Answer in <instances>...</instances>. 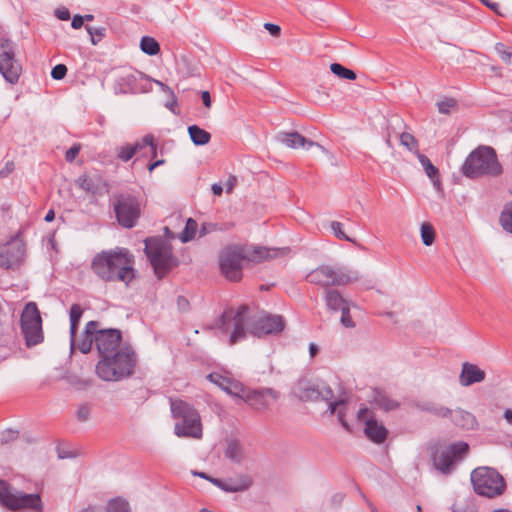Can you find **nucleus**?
Listing matches in <instances>:
<instances>
[{
	"instance_id": "1",
	"label": "nucleus",
	"mask_w": 512,
	"mask_h": 512,
	"mask_svg": "<svg viewBox=\"0 0 512 512\" xmlns=\"http://www.w3.org/2000/svg\"><path fill=\"white\" fill-rule=\"evenodd\" d=\"M221 329L230 331L229 343L234 345L246 338L247 333L257 337L278 334L285 327V321L280 315L259 314L249 315V308L242 305L237 311L227 309L221 316Z\"/></svg>"
},
{
	"instance_id": "2",
	"label": "nucleus",
	"mask_w": 512,
	"mask_h": 512,
	"mask_svg": "<svg viewBox=\"0 0 512 512\" xmlns=\"http://www.w3.org/2000/svg\"><path fill=\"white\" fill-rule=\"evenodd\" d=\"M134 256L123 247L97 253L91 262L92 271L105 282H124L128 285L135 277Z\"/></svg>"
},
{
	"instance_id": "3",
	"label": "nucleus",
	"mask_w": 512,
	"mask_h": 512,
	"mask_svg": "<svg viewBox=\"0 0 512 512\" xmlns=\"http://www.w3.org/2000/svg\"><path fill=\"white\" fill-rule=\"evenodd\" d=\"M277 255L276 249L245 245H228L219 253L221 274L229 281L238 282L242 279L246 262H261Z\"/></svg>"
},
{
	"instance_id": "4",
	"label": "nucleus",
	"mask_w": 512,
	"mask_h": 512,
	"mask_svg": "<svg viewBox=\"0 0 512 512\" xmlns=\"http://www.w3.org/2000/svg\"><path fill=\"white\" fill-rule=\"evenodd\" d=\"M136 365V355L129 347L106 355L96 365V373L104 381H119L131 376Z\"/></svg>"
},
{
	"instance_id": "5",
	"label": "nucleus",
	"mask_w": 512,
	"mask_h": 512,
	"mask_svg": "<svg viewBox=\"0 0 512 512\" xmlns=\"http://www.w3.org/2000/svg\"><path fill=\"white\" fill-rule=\"evenodd\" d=\"M136 365V355L129 347L106 355L96 365V373L104 381H119L131 376Z\"/></svg>"
},
{
	"instance_id": "6",
	"label": "nucleus",
	"mask_w": 512,
	"mask_h": 512,
	"mask_svg": "<svg viewBox=\"0 0 512 512\" xmlns=\"http://www.w3.org/2000/svg\"><path fill=\"white\" fill-rule=\"evenodd\" d=\"M461 172L468 178L486 175L496 177L502 173V166L493 148L479 146L467 156L461 167Z\"/></svg>"
},
{
	"instance_id": "7",
	"label": "nucleus",
	"mask_w": 512,
	"mask_h": 512,
	"mask_svg": "<svg viewBox=\"0 0 512 512\" xmlns=\"http://www.w3.org/2000/svg\"><path fill=\"white\" fill-rule=\"evenodd\" d=\"M170 408L175 423L174 433L178 437L200 439L202 425L200 415L195 408L182 400H170Z\"/></svg>"
},
{
	"instance_id": "8",
	"label": "nucleus",
	"mask_w": 512,
	"mask_h": 512,
	"mask_svg": "<svg viewBox=\"0 0 512 512\" xmlns=\"http://www.w3.org/2000/svg\"><path fill=\"white\" fill-rule=\"evenodd\" d=\"M359 279L360 275L357 271L331 265H321L310 271L306 276L309 283L325 289H331L332 286H345Z\"/></svg>"
},
{
	"instance_id": "9",
	"label": "nucleus",
	"mask_w": 512,
	"mask_h": 512,
	"mask_svg": "<svg viewBox=\"0 0 512 512\" xmlns=\"http://www.w3.org/2000/svg\"><path fill=\"white\" fill-rule=\"evenodd\" d=\"M144 252L149 259L156 276L163 278L175 265L170 245L161 238H147Z\"/></svg>"
},
{
	"instance_id": "10",
	"label": "nucleus",
	"mask_w": 512,
	"mask_h": 512,
	"mask_svg": "<svg viewBox=\"0 0 512 512\" xmlns=\"http://www.w3.org/2000/svg\"><path fill=\"white\" fill-rule=\"evenodd\" d=\"M471 482L474 491L487 498H494L501 495L506 483L502 475L490 467H478L471 473Z\"/></svg>"
},
{
	"instance_id": "11",
	"label": "nucleus",
	"mask_w": 512,
	"mask_h": 512,
	"mask_svg": "<svg viewBox=\"0 0 512 512\" xmlns=\"http://www.w3.org/2000/svg\"><path fill=\"white\" fill-rule=\"evenodd\" d=\"M466 442H457L448 446L434 445L431 447V460L434 468L444 475L450 474L456 463L468 453Z\"/></svg>"
},
{
	"instance_id": "12",
	"label": "nucleus",
	"mask_w": 512,
	"mask_h": 512,
	"mask_svg": "<svg viewBox=\"0 0 512 512\" xmlns=\"http://www.w3.org/2000/svg\"><path fill=\"white\" fill-rule=\"evenodd\" d=\"M0 503L12 511L28 509L41 512L43 509L39 494H27L18 491L3 480H0Z\"/></svg>"
},
{
	"instance_id": "13",
	"label": "nucleus",
	"mask_w": 512,
	"mask_h": 512,
	"mask_svg": "<svg viewBox=\"0 0 512 512\" xmlns=\"http://www.w3.org/2000/svg\"><path fill=\"white\" fill-rule=\"evenodd\" d=\"M113 210L117 222L123 228L136 226L141 215V201L131 193H118L113 196Z\"/></svg>"
},
{
	"instance_id": "14",
	"label": "nucleus",
	"mask_w": 512,
	"mask_h": 512,
	"mask_svg": "<svg viewBox=\"0 0 512 512\" xmlns=\"http://www.w3.org/2000/svg\"><path fill=\"white\" fill-rule=\"evenodd\" d=\"M20 326L27 347H33L43 342L42 319L36 303L29 302L25 305L20 318Z\"/></svg>"
},
{
	"instance_id": "15",
	"label": "nucleus",
	"mask_w": 512,
	"mask_h": 512,
	"mask_svg": "<svg viewBox=\"0 0 512 512\" xmlns=\"http://www.w3.org/2000/svg\"><path fill=\"white\" fill-rule=\"evenodd\" d=\"M292 393L299 400L308 401H330L333 396V390L324 382L313 381L306 377L298 379L293 387Z\"/></svg>"
},
{
	"instance_id": "16",
	"label": "nucleus",
	"mask_w": 512,
	"mask_h": 512,
	"mask_svg": "<svg viewBox=\"0 0 512 512\" xmlns=\"http://www.w3.org/2000/svg\"><path fill=\"white\" fill-rule=\"evenodd\" d=\"M0 73L11 84L17 83L22 73V66L15 58L14 45L7 39H0Z\"/></svg>"
},
{
	"instance_id": "17",
	"label": "nucleus",
	"mask_w": 512,
	"mask_h": 512,
	"mask_svg": "<svg viewBox=\"0 0 512 512\" xmlns=\"http://www.w3.org/2000/svg\"><path fill=\"white\" fill-rule=\"evenodd\" d=\"M25 257V243L18 233L0 248V267L5 269L18 268Z\"/></svg>"
},
{
	"instance_id": "18",
	"label": "nucleus",
	"mask_w": 512,
	"mask_h": 512,
	"mask_svg": "<svg viewBox=\"0 0 512 512\" xmlns=\"http://www.w3.org/2000/svg\"><path fill=\"white\" fill-rule=\"evenodd\" d=\"M357 419L364 422L365 436L376 444L385 442L388 436V429L375 419L374 413L367 407H361L357 412Z\"/></svg>"
},
{
	"instance_id": "19",
	"label": "nucleus",
	"mask_w": 512,
	"mask_h": 512,
	"mask_svg": "<svg viewBox=\"0 0 512 512\" xmlns=\"http://www.w3.org/2000/svg\"><path fill=\"white\" fill-rule=\"evenodd\" d=\"M94 340L95 346L101 358L121 349V332L118 329H101L99 327L97 328V333Z\"/></svg>"
},
{
	"instance_id": "20",
	"label": "nucleus",
	"mask_w": 512,
	"mask_h": 512,
	"mask_svg": "<svg viewBox=\"0 0 512 512\" xmlns=\"http://www.w3.org/2000/svg\"><path fill=\"white\" fill-rule=\"evenodd\" d=\"M149 80L139 71H131L123 74L117 80L118 89L122 93H143L148 90Z\"/></svg>"
},
{
	"instance_id": "21",
	"label": "nucleus",
	"mask_w": 512,
	"mask_h": 512,
	"mask_svg": "<svg viewBox=\"0 0 512 512\" xmlns=\"http://www.w3.org/2000/svg\"><path fill=\"white\" fill-rule=\"evenodd\" d=\"M267 397H271L273 400H276L279 398V393L272 388L249 391L244 390L240 399L248 403L255 410L264 411L270 406V403L267 401Z\"/></svg>"
},
{
	"instance_id": "22",
	"label": "nucleus",
	"mask_w": 512,
	"mask_h": 512,
	"mask_svg": "<svg viewBox=\"0 0 512 512\" xmlns=\"http://www.w3.org/2000/svg\"><path fill=\"white\" fill-rule=\"evenodd\" d=\"M276 139L280 143L284 144L286 147L292 148V149H297V148L302 147L306 150H309L311 147L316 146L319 149H321L322 151H325V148L322 145L305 138L300 133L295 132V131L294 132H280L277 134Z\"/></svg>"
},
{
	"instance_id": "23",
	"label": "nucleus",
	"mask_w": 512,
	"mask_h": 512,
	"mask_svg": "<svg viewBox=\"0 0 512 512\" xmlns=\"http://www.w3.org/2000/svg\"><path fill=\"white\" fill-rule=\"evenodd\" d=\"M100 327L98 321H89L86 323L85 328L79 339L75 338V345L71 350L78 349L83 354L91 351L93 344H95L94 338L96 337L97 328Z\"/></svg>"
},
{
	"instance_id": "24",
	"label": "nucleus",
	"mask_w": 512,
	"mask_h": 512,
	"mask_svg": "<svg viewBox=\"0 0 512 512\" xmlns=\"http://www.w3.org/2000/svg\"><path fill=\"white\" fill-rule=\"evenodd\" d=\"M486 373L476 364L464 362L459 375V383L463 387H469L475 383H481L485 380Z\"/></svg>"
},
{
	"instance_id": "25",
	"label": "nucleus",
	"mask_w": 512,
	"mask_h": 512,
	"mask_svg": "<svg viewBox=\"0 0 512 512\" xmlns=\"http://www.w3.org/2000/svg\"><path fill=\"white\" fill-rule=\"evenodd\" d=\"M208 379L219 386L222 390H224L229 395L241 398L244 388L242 384L236 380H233L229 377L223 376L218 373H212L208 375Z\"/></svg>"
},
{
	"instance_id": "26",
	"label": "nucleus",
	"mask_w": 512,
	"mask_h": 512,
	"mask_svg": "<svg viewBox=\"0 0 512 512\" xmlns=\"http://www.w3.org/2000/svg\"><path fill=\"white\" fill-rule=\"evenodd\" d=\"M223 454L227 460L236 465L243 464L246 459V453L242 443L235 438L226 440Z\"/></svg>"
},
{
	"instance_id": "27",
	"label": "nucleus",
	"mask_w": 512,
	"mask_h": 512,
	"mask_svg": "<svg viewBox=\"0 0 512 512\" xmlns=\"http://www.w3.org/2000/svg\"><path fill=\"white\" fill-rule=\"evenodd\" d=\"M226 484L228 493L244 492L252 486L253 478L248 474L241 473L227 478Z\"/></svg>"
},
{
	"instance_id": "28",
	"label": "nucleus",
	"mask_w": 512,
	"mask_h": 512,
	"mask_svg": "<svg viewBox=\"0 0 512 512\" xmlns=\"http://www.w3.org/2000/svg\"><path fill=\"white\" fill-rule=\"evenodd\" d=\"M324 299L327 309L333 312L340 311L349 305L348 300L336 289H326Z\"/></svg>"
},
{
	"instance_id": "29",
	"label": "nucleus",
	"mask_w": 512,
	"mask_h": 512,
	"mask_svg": "<svg viewBox=\"0 0 512 512\" xmlns=\"http://www.w3.org/2000/svg\"><path fill=\"white\" fill-rule=\"evenodd\" d=\"M455 425L465 429H474L477 425L476 418L473 414L462 409L452 410V414L449 416Z\"/></svg>"
},
{
	"instance_id": "30",
	"label": "nucleus",
	"mask_w": 512,
	"mask_h": 512,
	"mask_svg": "<svg viewBox=\"0 0 512 512\" xmlns=\"http://www.w3.org/2000/svg\"><path fill=\"white\" fill-rule=\"evenodd\" d=\"M417 158L421 163L426 175L431 179L433 185L437 188L440 187V178H439V170L432 164L429 158L422 154L418 153Z\"/></svg>"
},
{
	"instance_id": "31",
	"label": "nucleus",
	"mask_w": 512,
	"mask_h": 512,
	"mask_svg": "<svg viewBox=\"0 0 512 512\" xmlns=\"http://www.w3.org/2000/svg\"><path fill=\"white\" fill-rule=\"evenodd\" d=\"M83 314V309L79 304H73L70 308V338L72 348L75 345V336L78 330V325Z\"/></svg>"
},
{
	"instance_id": "32",
	"label": "nucleus",
	"mask_w": 512,
	"mask_h": 512,
	"mask_svg": "<svg viewBox=\"0 0 512 512\" xmlns=\"http://www.w3.org/2000/svg\"><path fill=\"white\" fill-rule=\"evenodd\" d=\"M188 133L191 141L198 146L207 144L211 139L210 133L197 125L189 126Z\"/></svg>"
},
{
	"instance_id": "33",
	"label": "nucleus",
	"mask_w": 512,
	"mask_h": 512,
	"mask_svg": "<svg viewBox=\"0 0 512 512\" xmlns=\"http://www.w3.org/2000/svg\"><path fill=\"white\" fill-rule=\"evenodd\" d=\"M373 403L376 407L383 411H392L399 407V403L397 401L380 392L375 394Z\"/></svg>"
},
{
	"instance_id": "34",
	"label": "nucleus",
	"mask_w": 512,
	"mask_h": 512,
	"mask_svg": "<svg viewBox=\"0 0 512 512\" xmlns=\"http://www.w3.org/2000/svg\"><path fill=\"white\" fill-rule=\"evenodd\" d=\"M345 404L346 402L343 399L334 402H329L328 409L331 414H337L338 420L341 423L342 427L349 431V424L345 420Z\"/></svg>"
},
{
	"instance_id": "35",
	"label": "nucleus",
	"mask_w": 512,
	"mask_h": 512,
	"mask_svg": "<svg viewBox=\"0 0 512 512\" xmlns=\"http://www.w3.org/2000/svg\"><path fill=\"white\" fill-rule=\"evenodd\" d=\"M140 48L142 52L150 56L156 55L160 51L159 43L149 36L142 37L140 41Z\"/></svg>"
},
{
	"instance_id": "36",
	"label": "nucleus",
	"mask_w": 512,
	"mask_h": 512,
	"mask_svg": "<svg viewBox=\"0 0 512 512\" xmlns=\"http://www.w3.org/2000/svg\"><path fill=\"white\" fill-rule=\"evenodd\" d=\"M421 409L440 418H448L452 414L451 409L434 403H425Z\"/></svg>"
},
{
	"instance_id": "37",
	"label": "nucleus",
	"mask_w": 512,
	"mask_h": 512,
	"mask_svg": "<svg viewBox=\"0 0 512 512\" xmlns=\"http://www.w3.org/2000/svg\"><path fill=\"white\" fill-rule=\"evenodd\" d=\"M197 230H198L197 222L194 219L189 218L186 221L185 228L180 235L181 242L187 243V242L191 241L192 239H194V237L197 233Z\"/></svg>"
},
{
	"instance_id": "38",
	"label": "nucleus",
	"mask_w": 512,
	"mask_h": 512,
	"mask_svg": "<svg viewBox=\"0 0 512 512\" xmlns=\"http://www.w3.org/2000/svg\"><path fill=\"white\" fill-rule=\"evenodd\" d=\"M399 140L400 144L406 147L410 152H413L416 155L420 153L418 151V140L412 134L408 132H402L399 134Z\"/></svg>"
},
{
	"instance_id": "39",
	"label": "nucleus",
	"mask_w": 512,
	"mask_h": 512,
	"mask_svg": "<svg viewBox=\"0 0 512 512\" xmlns=\"http://www.w3.org/2000/svg\"><path fill=\"white\" fill-rule=\"evenodd\" d=\"M139 147H140V145H131V144H125L120 147H117L116 148L117 157L121 161L127 162L133 158V156L135 155V153L137 151H139Z\"/></svg>"
},
{
	"instance_id": "40",
	"label": "nucleus",
	"mask_w": 512,
	"mask_h": 512,
	"mask_svg": "<svg viewBox=\"0 0 512 512\" xmlns=\"http://www.w3.org/2000/svg\"><path fill=\"white\" fill-rule=\"evenodd\" d=\"M330 70L333 74L341 79L355 80L357 77L353 70L348 69L339 63H332L330 65Z\"/></svg>"
},
{
	"instance_id": "41",
	"label": "nucleus",
	"mask_w": 512,
	"mask_h": 512,
	"mask_svg": "<svg viewBox=\"0 0 512 512\" xmlns=\"http://www.w3.org/2000/svg\"><path fill=\"white\" fill-rule=\"evenodd\" d=\"M421 239L424 245L430 246L435 240V230L430 223H422L421 228Z\"/></svg>"
},
{
	"instance_id": "42",
	"label": "nucleus",
	"mask_w": 512,
	"mask_h": 512,
	"mask_svg": "<svg viewBox=\"0 0 512 512\" xmlns=\"http://www.w3.org/2000/svg\"><path fill=\"white\" fill-rule=\"evenodd\" d=\"M500 223L504 230L512 233V201L504 207L500 216Z\"/></svg>"
},
{
	"instance_id": "43",
	"label": "nucleus",
	"mask_w": 512,
	"mask_h": 512,
	"mask_svg": "<svg viewBox=\"0 0 512 512\" xmlns=\"http://www.w3.org/2000/svg\"><path fill=\"white\" fill-rule=\"evenodd\" d=\"M156 83L161 87V89L166 92L169 96L168 101L166 102L165 106L174 114H177L176 107H177V97L172 91V89L167 86L166 84L156 81Z\"/></svg>"
},
{
	"instance_id": "44",
	"label": "nucleus",
	"mask_w": 512,
	"mask_h": 512,
	"mask_svg": "<svg viewBox=\"0 0 512 512\" xmlns=\"http://www.w3.org/2000/svg\"><path fill=\"white\" fill-rule=\"evenodd\" d=\"M77 184L82 190L88 193L94 194L97 190V185L95 181L92 178L88 177L87 175H81L77 179Z\"/></svg>"
},
{
	"instance_id": "45",
	"label": "nucleus",
	"mask_w": 512,
	"mask_h": 512,
	"mask_svg": "<svg viewBox=\"0 0 512 512\" xmlns=\"http://www.w3.org/2000/svg\"><path fill=\"white\" fill-rule=\"evenodd\" d=\"M441 114H450L457 108V101L453 98H445L437 103Z\"/></svg>"
},
{
	"instance_id": "46",
	"label": "nucleus",
	"mask_w": 512,
	"mask_h": 512,
	"mask_svg": "<svg viewBox=\"0 0 512 512\" xmlns=\"http://www.w3.org/2000/svg\"><path fill=\"white\" fill-rule=\"evenodd\" d=\"M495 50L505 63H512V47H509L503 43H497L495 45Z\"/></svg>"
},
{
	"instance_id": "47",
	"label": "nucleus",
	"mask_w": 512,
	"mask_h": 512,
	"mask_svg": "<svg viewBox=\"0 0 512 512\" xmlns=\"http://www.w3.org/2000/svg\"><path fill=\"white\" fill-rule=\"evenodd\" d=\"M107 512H130V509L125 500L113 499L108 503Z\"/></svg>"
},
{
	"instance_id": "48",
	"label": "nucleus",
	"mask_w": 512,
	"mask_h": 512,
	"mask_svg": "<svg viewBox=\"0 0 512 512\" xmlns=\"http://www.w3.org/2000/svg\"><path fill=\"white\" fill-rule=\"evenodd\" d=\"M86 30L90 35L91 43L96 45L106 35L105 27H91L86 26Z\"/></svg>"
},
{
	"instance_id": "49",
	"label": "nucleus",
	"mask_w": 512,
	"mask_h": 512,
	"mask_svg": "<svg viewBox=\"0 0 512 512\" xmlns=\"http://www.w3.org/2000/svg\"><path fill=\"white\" fill-rule=\"evenodd\" d=\"M342 226V223L338 221H332L330 223V228L336 238L354 243V240L345 234V232L342 229Z\"/></svg>"
},
{
	"instance_id": "50",
	"label": "nucleus",
	"mask_w": 512,
	"mask_h": 512,
	"mask_svg": "<svg viewBox=\"0 0 512 512\" xmlns=\"http://www.w3.org/2000/svg\"><path fill=\"white\" fill-rule=\"evenodd\" d=\"M340 312H341L340 323L345 328H354L355 322L352 320V317L350 315V305H347L345 308L340 310Z\"/></svg>"
},
{
	"instance_id": "51",
	"label": "nucleus",
	"mask_w": 512,
	"mask_h": 512,
	"mask_svg": "<svg viewBox=\"0 0 512 512\" xmlns=\"http://www.w3.org/2000/svg\"><path fill=\"white\" fill-rule=\"evenodd\" d=\"M134 145H140L139 150L146 146H150L152 150V156H156V145L154 144V137L151 134L145 135L141 141L136 142Z\"/></svg>"
},
{
	"instance_id": "52",
	"label": "nucleus",
	"mask_w": 512,
	"mask_h": 512,
	"mask_svg": "<svg viewBox=\"0 0 512 512\" xmlns=\"http://www.w3.org/2000/svg\"><path fill=\"white\" fill-rule=\"evenodd\" d=\"M67 74V67L64 64H57L51 70V77L55 80L63 79Z\"/></svg>"
},
{
	"instance_id": "53",
	"label": "nucleus",
	"mask_w": 512,
	"mask_h": 512,
	"mask_svg": "<svg viewBox=\"0 0 512 512\" xmlns=\"http://www.w3.org/2000/svg\"><path fill=\"white\" fill-rule=\"evenodd\" d=\"M90 407L87 404H82L78 407L76 417L79 421L85 422L89 419Z\"/></svg>"
},
{
	"instance_id": "54",
	"label": "nucleus",
	"mask_w": 512,
	"mask_h": 512,
	"mask_svg": "<svg viewBox=\"0 0 512 512\" xmlns=\"http://www.w3.org/2000/svg\"><path fill=\"white\" fill-rule=\"evenodd\" d=\"M217 230H222V228H220L218 226V224H215V223H203L201 228H200V230H199V236L202 237V236H205L208 233H211V232H214V231H217Z\"/></svg>"
},
{
	"instance_id": "55",
	"label": "nucleus",
	"mask_w": 512,
	"mask_h": 512,
	"mask_svg": "<svg viewBox=\"0 0 512 512\" xmlns=\"http://www.w3.org/2000/svg\"><path fill=\"white\" fill-rule=\"evenodd\" d=\"M18 437V431H14V430H5L1 433V443H9L15 439H17Z\"/></svg>"
},
{
	"instance_id": "56",
	"label": "nucleus",
	"mask_w": 512,
	"mask_h": 512,
	"mask_svg": "<svg viewBox=\"0 0 512 512\" xmlns=\"http://www.w3.org/2000/svg\"><path fill=\"white\" fill-rule=\"evenodd\" d=\"M80 152V146L79 145H73L66 151L65 159L68 162L74 161V159L78 156Z\"/></svg>"
},
{
	"instance_id": "57",
	"label": "nucleus",
	"mask_w": 512,
	"mask_h": 512,
	"mask_svg": "<svg viewBox=\"0 0 512 512\" xmlns=\"http://www.w3.org/2000/svg\"><path fill=\"white\" fill-rule=\"evenodd\" d=\"M55 16L62 21H67L70 19V12L67 8H58L55 10Z\"/></svg>"
},
{
	"instance_id": "58",
	"label": "nucleus",
	"mask_w": 512,
	"mask_h": 512,
	"mask_svg": "<svg viewBox=\"0 0 512 512\" xmlns=\"http://www.w3.org/2000/svg\"><path fill=\"white\" fill-rule=\"evenodd\" d=\"M209 482H211L213 485H215L216 487L220 488L224 492H227L226 479H219V478L210 477Z\"/></svg>"
},
{
	"instance_id": "59",
	"label": "nucleus",
	"mask_w": 512,
	"mask_h": 512,
	"mask_svg": "<svg viewBox=\"0 0 512 512\" xmlns=\"http://www.w3.org/2000/svg\"><path fill=\"white\" fill-rule=\"evenodd\" d=\"M264 28L269 31V33L273 36H279L281 29L278 25L272 23H265Z\"/></svg>"
},
{
	"instance_id": "60",
	"label": "nucleus",
	"mask_w": 512,
	"mask_h": 512,
	"mask_svg": "<svg viewBox=\"0 0 512 512\" xmlns=\"http://www.w3.org/2000/svg\"><path fill=\"white\" fill-rule=\"evenodd\" d=\"M236 183H237V178L233 175H230L225 182L226 192L230 193L233 190V188L235 187Z\"/></svg>"
},
{
	"instance_id": "61",
	"label": "nucleus",
	"mask_w": 512,
	"mask_h": 512,
	"mask_svg": "<svg viewBox=\"0 0 512 512\" xmlns=\"http://www.w3.org/2000/svg\"><path fill=\"white\" fill-rule=\"evenodd\" d=\"M14 170L13 162H7L5 167L0 170V178L7 177Z\"/></svg>"
},
{
	"instance_id": "62",
	"label": "nucleus",
	"mask_w": 512,
	"mask_h": 512,
	"mask_svg": "<svg viewBox=\"0 0 512 512\" xmlns=\"http://www.w3.org/2000/svg\"><path fill=\"white\" fill-rule=\"evenodd\" d=\"M84 24V17L81 15H75L72 19L71 26L74 29H80Z\"/></svg>"
},
{
	"instance_id": "63",
	"label": "nucleus",
	"mask_w": 512,
	"mask_h": 512,
	"mask_svg": "<svg viewBox=\"0 0 512 512\" xmlns=\"http://www.w3.org/2000/svg\"><path fill=\"white\" fill-rule=\"evenodd\" d=\"M486 7L490 8L492 11H494L497 14H500L499 12V4L496 2H492L490 0H480Z\"/></svg>"
},
{
	"instance_id": "64",
	"label": "nucleus",
	"mask_w": 512,
	"mask_h": 512,
	"mask_svg": "<svg viewBox=\"0 0 512 512\" xmlns=\"http://www.w3.org/2000/svg\"><path fill=\"white\" fill-rule=\"evenodd\" d=\"M203 104L205 107L210 108L211 107V97L210 93L208 91H203L201 95Z\"/></svg>"
}]
</instances>
